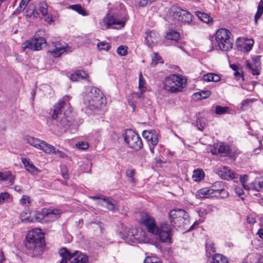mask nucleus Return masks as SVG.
<instances>
[{
	"mask_svg": "<svg viewBox=\"0 0 263 263\" xmlns=\"http://www.w3.org/2000/svg\"><path fill=\"white\" fill-rule=\"evenodd\" d=\"M137 217L139 222L145 227L147 231L157 235L161 242H171L172 228L170 224L166 222L162 223L160 228H158L153 217L144 212L139 213Z\"/></svg>",
	"mask_w": 263,
	"mask_h": 263,
	"instance_id": "obj_1",
	"label": "nucleus"
},
{
	"mask_svg": "<svg viewBox=\"0 0 263 263\" xmlns=\"http://www.w3.org/2000/svg\"><path fill=\"white\" fill-rule=\"evenodd\" d=\"M66 97L60 100L54 107L51 115L52 124L56 125L60 128L65 129L68 128L72 123L71 117V110L69 107L70 104Z\"/></svg>",
	"mask_w": 263,
	"mask_h": 263,
	"instance_id": "obj_2",
	"label": "nucleus"
},
{
	"mask_svg": "<svg viewBox=\"0 0 263 263\" xmlns=\"http://www.w3.org/2000/svg\"><path fill=\"white\" fill-rule=\"evenodd\" d=\"M44 234L40 229L29 231L26 237L25 246L28 250L32 251L34 256L42 254L44 247Z\"/></svg>",
	"mask_w": 263,
	"mask_h": 263,
	"instance_id": "obj_3",
	"label": "nucleus"
},
{
	"mask_svg": "<svg viewBox=\"0 0 263 263\" xmlns=\"http://www.w3.org/2000/svg\"><path fill=\"white\" fill-rule=\"evenodd\" d=\"M186 79L182 76L171 74L165 78L163 85L164 89L168 92L177 93L183 90L185 86Z\"/></svg>",
	"mask_w": 263,
	"mask_h": 263,
	"instance_id": "obj_4",
	"label": "nucleus"
},
{
	"mask_svg": "<svg viewBox=\"0 0 263 263\" xmlns=\"http://www.w3.org/2000/svg\"><path fill=\"white\" fill-rule=\"evenodd\" d=\"M230 31L227 29L220 28L218 29L215 34V40L217 45L215 46V48L224 51L232 49L233 43V41L230 39Z\"/></svg>",
	"mask_w": 263,
	"mask_h": 263,
	"instance_id": "obj_5",
	"label": "nucleus"
},
{
	"mask_svg": "<svg viewBox=\"0 0 263 263\" xmlns=\"http://www.w3.org/2000/svg\"><path fill=\"white\" fill-rule=\"evenodd\" d=\"M189 217L187 213L181 209H173L169 213L171 224L175 228H185L189 224Z\"/></svg>",
	"mask_w": 263,
	"mask_h": 263,
	"instance_id": "obj_6",
	"label": "nucleus"
},
{
	"mask_svg": "<svg viewBox=\"0 0 263 263\" xmlns=\"http://www.w3.org/2000/svg\"><path fill=\"white\" fill-rule=\"evenodd\" d=\"M60 255L62 259L60 263H67L71 259V263H88V257L79 251L71 253L66 248H62L60 250Z\"/></svg>",
	"mask_w": 263,
	"mask_h": 263,
	"instance_id": "obj_7",
	"label": "nucleus"
},
{
	"mask_svg": "<svg viewBox=\"0 0 263 263\" xmlns=\"http://www.w3.org/2000/svg\"><path fill=\"white\" fill-rule=\"evenodd\" d=\"M124 140L130 148L135 150H139L143 147L141 138L132 130H129L125 132Z\"/></svg>",
	"mask_w": 263,
	"mask_h": 263,
	"instance_id": "obj_8",
	"label": "nucleus"
},
{
	"mask_svg": "<svg viewBox=\"0 0 263 263\" xmlns=\"http://www.w3.org/2000/svg\"><path fill=\"white\" fill-rule=\"evenodd\" d=\"M46 44V41L42 37H34L31 40L24 43L21 47L23 51H26L27 49L33 51L41 49L44 45Z\"/></svg>",
	"mask_w": 263,
	"mask_h": 263,
	"instance_id": "obj_9",
	"label": "nucleus"
},
{
	"mask_svg": "<svg viewBox=\"0 0 263 263\" xmlns=\"http://www.w3.org/2000/svg\"><path fill=\"white\" fill-rule=\"evenodd\" d=\"M116 17V15L115 14H114V15H111L109 14H107L100 23L102 29L103 30L107 29L112 25H117L120 27H124L126 21L125 17H123L121 20H120Z\"/></svg>",
	"mask_w": 263,
	"mask_h": 263,
	"instance_id": "obj_10",
	"label": "nucleus"
},
{
	"mask_svg": "<svg viewBox=\"0 0 263 263\" xmlns=\"http://www.w3.org/2000/svg\"><path fill=\"white\" fill-rule=\"evenodd\" d=\"M90 198L93 200H99L98 205L105 207L111 212H115L116 211V202L114 199L105 197L102 195L91 196Z\"/></svg>",
	"mask_w": 263,
	"mask_h": 263,
	"instance_id": "obj_11",
	"label": "nucleus"
},
{
	"mask_svg": "<svg viewBox=\"0 0 263 263\" xmlns=\"http://www.w3.org/2000/svg\"><path fill=\"white\" fill-rule=\"evenodd\" d=\"M142 136L147 141L149 150L152 154L154 155V147L158 144L159 141L156 132L154 130H145L143 132Z\"/></svg>",
	"mask_w": 263,
	"mask_h": 263,
	"instance_id": "obj_12",
	"label": "nucleus"
},
{
	"mask_svg": "<svg viewBox=\"0 0 263 263\" xmlns=\"http://www.w3.org/2000/svg\"><path fill=\"white\" fill-rule=\"evenodd\" d=\"M245 65L252 74L259 75L261 69L260 56H253L251 61L247 60L245 62Z\"/></svg>",
	"mask_w": 263,
	"mask_h": 263,
	"instance_id": "obj_13",
	"label": "nucleus"
},
{
	"mask_svg": "<svg viewBox=\"0 0 263 263\" xmlns=\"http://www.w3.org/2000/svg\"><path fill=\"white\" fill-rule=\"evenodd\" d=\"M215 197L227 198L229 196L228 192L224 189V184L222 181H216L210 187Z\"/></svg>",
	"mask_w": 263,
	"mask_h": 263,
	"instance_id": "obj_14",
	"label": "nucleus"
},
{
	"mask_svg": "<svg viewBox=\"0 0 263 263\" xmlns=\"http://www.w3.org/2000/svg\"><path fill=\"white\" fill-rule=\"evenodd\" d=\"M70 47L65 43L55 42L54 48L49 52L54 57H59L62 53L70 50Z\"/></svg>",
	"mask_w": 263,
	"mask_h": 263,
	"instance_id": "obj_15",
	"label": "nucleus"
},
{
	"mask_svg": "<svg viewBox=\"0 0 263 263\" xmlns=\"http://www.w3.org/2000/svg\"><path fill=\"white\" fill-rule=\"evenodd\" d=\"M89 96L88 97H93V101L99 107L103 103L104 95L101 90L96 87H91L89 89Z\"/></svg>",
	"mask_w": 263,
	"mask_h": 263,
	"instance_id": "obj_16",
	"label": "nucleus"
},
{
	"mask_svg": "<svg viewBox=\"0 0 263 263\" xmlns=\"http://www.w3.org/2000/svg\"><path fill=\"white\" fill-rule=\"evenodd\" d=\"M217 173L221 178L226 180L237 178L239 176L238 174L233 172L226 166L217 169Z\"/></svg>",
	"mask_w": 263,
	"mask_h": 263,
	"instance_id": "obj_17",
	"label": "nucleus"
},
{
	"mask_svg": "<svg viewBox=\"0 0 263 263\" xmlns=\"http://www.w3.org/2000/svg\"><path fill=\"white\" fill-rule=\"evenodd\" d=\"M36 10H38L39 17L37 18H42L43 17H45V21L47 22H51L53 21L52 17L48 15V5L45 2H41L39 4V6Z\"/></svg>",
	"mask_w": 263,
	"mask_h": 263,
	"instance_id": "obj_18",
	"label": "nucleus"
},
{
	"mask_svg": "<svg viewBox=\"0 0 263 263\" xmlns=\"http://www.w3.org/2000/svg\"><path fill=\"white\" fill-rule=\"evenodd\" d=\"M45 222L53 221L57 219L61 213V211L57 209H45Z\"/></svg>",
	"mask_w": 263,
	"mask_h": 263,
	"instance_id": "obj_19",
	"label": "nucleus"
},
{
	"mask_svg": "<svg viewBox=\"0 0 263 263\" xmlns=\"http://www.w3.org/2000/svg\"><path fill=\"white\" fill-rule=\"evenodd\" d=\"M159 39V35L156 33L154 31H149L146 33L145 36V41L146 44L148 47H152V46L156 44Z\"/></svg>",
	"mask_w": 263,
	"mask_h": 263,
	"instance_id": "obj_20",
	"label": "nucleus"
},
{
	"mask_svg": "<svg viewBox=\"0 0 263 263\" xmlns=\"http://www.w3.org/2000/svg\"><path fill=\"white\" fill-rule=\"evenodd\" d=\"M184 10L181 9L176 6H172L167 13V17H172L173 20L180 21L181 14Z\"/></svg>",
	"mask_w": 263,
	"mask_h": 263,
	"instance_id": "obj_21",
	"label": "nucleus"
},
{
	"mask_svg": "<svg viewBox=\"0 0 263 263\" xmlns=\"http://www.w3.org/2000/svg\"><path fill=\"white\" fill-rule=\"evenodd\" d=\"M196 196L197 198H208L210 197H215L212 190L210 187H204L197 191L196 193Z\"/></svg>",
	"mask_w": 263,
	"mask_h": 263,
	"instance_id": "obj_22",
	"label": "nucleus"
},
{
	"mask_svg": "<svg viewBox=\"0 0 263 263\" xmlns=\"http://www.w3.org/2000/svg\"><path fill=\"white\" fill-rule=\"evenodd\" d=\"M22 162L28 172L31 173H38L40 172V170L36 167L32 163H30L28 159L22 158Z\"/></svg>",
	"mask_w": 263,
	"mask_h": 263,
	"instance_id": "obj_23",
	"label": "nucleus"
},
{
	"mask_svg": "<svg viewBox=\"0 0 263 263\" xmlns=\"http://www.w3.org/2000/svg\"><path fill=\"white\" fill-rule=\"evenodd\" d=\"M145 81L143 78L142 74L141 73L139 74V89L140 90V93H139L138 92L134 93L133 94V98H140L141 95L143 93V92L145 91Z\"/></svg>",
	"mask_w": 263,
	"mask_h": 263,
	"instance_id": "obj_24",
	"label": "nucleus"
},
{
	"mask_svg": "<svg viewBox=\"0 0 263 263\" xmlns=\"http://www.w3.org/2000/svg\"><path fill=\"white\" fill-rule=\"evenodd\" d=\"M242 44L241 45L243 51H250L254 44V41L252 39H243L241 41Z\"/></svg>",
	"mask_w": 263,
	"mask_h": 263,
	"instance_id": "obj_25",
	"label": "nucleus"
},
{
	"mask_svg": "<svg viewBox=\"0 0 263 263\" xmlns=\"http://www.w3.org/2000/svg\"><path fill=\"white\" fill-rule=\"evenodd\" d=\"M39 149L43 150L46 153L53 154L56 152V148L53 146L42 140L40 143Z\"/></svg>",
	"mask_w": 263,
	"mask_h": 263,
	"instance_id": "obj_26",
	"label": "nucleus"
},
{
	"mask_svg": "<svg viewBox=\"0 0 263 263\" xmlns=\"http://www.w3.org/2000/svg\"><path fill=\"white\" fill-rule=\"evenodd\" d=\"M26 16L28 17H35L37 18L39 17L38 10H36L35 5L33 4H30L27 7L26 9Z\"/></svg>",
	"mask_w": 263,
	"mask_h": 263,
	"instance_id": "obj_27",
	"label": "nucleus"
},
{
	"mask_svg": "<svg viewBox=\"0 0 263 263\" xmlns=\"http://www.w3.org/2000/svg\"><path fill=\"white\" fill-rule=\"evenodd\" d=\"M24 140L30 145L39 149L42 140L29 136H25Z\"/></svg>",
	"mask_w": 263,
	"mask_h": 263,
	"instance_id": "obj_28",
	"label": "nucleus"
},
{
	"mask_svg": "<svg viewBox=\"0 0 263 263\" xmlns=\"http://www.w3.org/2000/svg\"><path fill=\"white\" fill-rule=\"evenodd\" d=\"M218 153L223 155L224 156H229L230 157L233 156L231 154L229 146L223 143L220 144L218 148Z\"/></svg>",
	"mask_w": 263,
	"mask_h": 263,
	"instance_id": "obj_29",
	"label": "nucleus"
},
{
	"mask_svg": "<svg viewBox=\"0 0 263 263\" xmlns=\"http://www.w3.org/2000/svg\"><path fill=\"white\" fill-rule=\"evenodd\" d=\"M210 263H228V258L221 254H215Z\"/></svg>",
	"mask_w": 263,
	"mask_h": 263,
	"instance_id": "obj_30",
	"label": "nucleus"
},
{
	"mask_svg": "<svg viewBox=\"0 0 263 263\" xmlns=\"http://www.w3.org/2000/svg\"><path fill=\"white\" fill-rule=\"evenodd\" d=\"M14 180V176L9 171L2 172L1 180L3 181H8L13 183Z\"/></svg>",
	"mask_w": 263,
	"mask_h": 263,
	"instance_id": "obj_31",
	"label": "nucleus"
},
{
	"mask_svg": "<svg viewBox=\"0 0 263 263\" xmlns=\"http://www.w3.org/2000/svg\"><path fill=\"white\" fill-rule=\"evenodd\" d=\"M140 235V236L136 235L135 237V238L138 240L139 243H148L150 242L151 239L145 232L141 231Z\"/></svg>",
	"mask_w": 263,
	"mask_h": 263,
	"instance_id": "obj_32",
	"label": "nucleus"
},
{
	"mask_svg": "<svg viewBox=\"0 0 263 263\" xmlns=\"http://www.w3.org/2000/svg\"><path fill=\"white\" fill-rule=\"evenodd\" d=\"M196 15L202 22L209 23L212 21V18L210 17L207 13L201 12L200 11L195 12Z\"/></svg>",
	"mask_w": 263,
	"mask_h": 263,
	"instance_id": "obj_33",
	"label": "nucleus"
},
{
	"mask_svg": "<svg viewBox=\"0 0 263 263\" xmlns=\"http://www.w3.org/2000/svg\"><path fill=\"white\" fill-rule=\"evenodd\" d=\"M193 17V16L190 12L186 10H183V13L181 14L180 21L191 24L192 22Z\"/></svg>",
	"mask_w": 263,
	"mask_h": 263,
	"instance_id": "obj_34",
	"label": "nucleus"
},
{
	"mask_svg": "<svg viewBox=\"0 0 263 263\" xmlns=\"http://www.w3.org/2000/svg\"><path fill=\"white\" fill-rule=\"evenodd\" d=\"M165 38L167 40L176 42L179 39V34L176 31L170 30L167 32L165 35Z\"/></svg>",
	"mask_w": 263,
	"mask_h": 263,
	"instance_id": "obj_35",
	"label": "nucleus"
},
{
	"mask_svg": "<svg viewBox=\"0 0 263 263\" xmlns=\"http://www.w3.org/2000/svg\"><path fill=\"white\" fill-rule=\"evenodd\" d=\"M204 176V172L201 170H195L193 174V179L196 182L200 181Z\"/></svg>",
	"mask_w": 263,
	"mask_h": 263,
	"instance_id": "obj_36",
	"label": "nucleus"
},
{
	"mask_svg": "<svg viewBox=\"0 0 263 263\" xmlns=\"http://www.w3.org/2000/svg\"><path fill=\"white\" fill-rule=\"evenodd\" d=\"M20 218L24 222H31L33 221V218L30 217V213L27 211H23L21 213Z\"/></svg>",
	"mask_w": 263,
	"mask_h": 263,
	"instance_id": "obj_37",
	"label": "nucleus"
},
{
	"mask_svg": "<svg viewBox=\"0 0 263 263\" xmlns=\"http://www.w3.org/2000/svg\"><path fill=\"white\" fill-rule=\"evenodd\" d=\"M69 8L77 11L80 14H81L83 16L88 15V14L85 12V10L82 8V7L80 5L77 4L70 5L69 6Z\"/></svg>",
	"mask_w": 263,
	"mask_h": 263,
	"instance_id": "obj_38",
	"label": "nucleus"
},
{
	"mask_svg": "<svg viewBox=\"0 0 263 263\" xmlns=\"http://www.w3.org/2000/svg\"><path fill=\"white\" fill-rule=\"evenodd\" d=\"M211 95V92L209 90L201 91L200 92L194 93V96L197 99H206L209 97Z\"/></svg>",
	"mask_w": 263,
	"mask_h": 263,
	"instance_id": "obj_39",
	"label": "nucleus"
},
{
	"mask_svg": "<svg viewBox=\"0 0 263 263\" xmlns=\"http://www.w3.org/2000/svg\"><path fill=\"white\" fill-rule=\"evenodd\" d=\"M89 96V91H88L87 92V93L84 98L85 103L88 105L92 106L95 107H98L97 104H96L95 102L93 101V97H92V96L88 97Z\"/></svg>",
	"mask_w": 263,
	"mask_h": 263,
	"instance_id": "obj_40",
	"label": "nucleus"
},
{
	"mask_svg": "<svg viewBox=\"0 0 263 263\" xmlns=\"http://www.w3.org/2000/svg\"><path fill=\"white\" fill-rule=\"evenodd\" d=\"M263 13V0H261L259 3L257 8V12L254 16L255 23H257V20L261 16Z\"/></svg>",
	"mask_w": 263,
	"mask_h": 263,
	"instance_id": "obj_41",
	"label": "nucleus"
},
{
	"mask_svg": "<svg viewBox=\"0 0 263 263\" xmlns=\"http://www.w3.org/2000/svg\"><path fill=\"white\" fill-rule=\"evenodd\" d=\"M45 209H43L41 213H36L35 216L36 221L45 222Z\"/></svg>",
	"mask_w": 263,
	"mask_h": 263,
	"instance_id": "obj_42",
	"label": "nucleus"
},
{
	"mask_svg": "<svg viewBox=\"0 0 263 263\" xmlns=\"http://www.w3.org/2000/svg\"><path fill=\"white\" fill-rule=\"evenodd\" d=\"M31 0H22L20 3L19 6L16 8V12L20 13L27 7L28 3Z\"/></svg>",
	"mask_w": 263,
	"mask_h": 263,
	"instance_id": "obj_43",
	"label": "nucleus"
},
{
	"mask_svg": "<svg viewBox=\"0 0 263 263\" xmlns=\"http://www.w3.org/2000/svg\"><path fill=\"white\" fill-rule=\"evenodd\" d=\"M228 107H222L221 106H217L215 108V112L218 115H222L226 113L228 111Z\"/></svg>",
	"mask_w": 263,
	"mask_h": 263,
	"instance_id": "obj_44",
	"label": "nucleus"
},
{
	"mask_svg": "<svg viewBox=\"0 0 263 263\" xmlns=\"http://www.w3.org/2000/svg\"><path fill=\"white\" fill-rule=\"evenodd\" d=\"M10 198V195L7 192L0 194V204L7 202Z\"/></svg>",
	"mask_w": 263,
	"mask_h": 263,
	"instance_id": "obj_45",
	"label": "nucleus"
},
{
	"mask_svg": "<svg viewBox=\"0 0 263 263\" xmlns=\"http://www.w3.org/2000/svg\"><path fill=\"white\" fill-rule=\"evenodd\" d=\"M117 53L121 55L124 56L127 54V47L125 46H120L117 50Z\"/></svg>",
	"mask_w": 263,
	"mask_h": 263,
	"instance_id": "obj_46",
	"label": "nucleus"
},
{
	"mask_svg": "<svg viewBox=\"0 0 263 263\" xmlns=\"http://www.w3.org/2000/svg\"><path fill=\"white\" fill-rule=\"evenodd\" d=\"M249 177L247 175H240L239 177L240 182L242 185L243 187L245 189V186H247V182L248 180Z\"/></svg>",
	"mask_w": 263,
	"mask_h": 263,
	"instance_id": "obj_47",
	"label": "nucleus"
},
{
	"mask_svg": "<svg viewBox=\"0 0 263 263\" xmlns=\"http://www.w3.org/2000/svg\"><path fill=\"white\" fill-rule=\"evenodd\" d=\"M30 197L27 195H23L20 200V203L23 205L30 204Z\"/></svg>",
	"mask_w": 263,
	"mask_h": 263,
	"instance_id": "obj_48",
	"label": "nucleus"
},
{
	"mask_svg": "<svg viewBox=\"0 0 263 263\" xmlns=\"http://www.w3.org/2000/svg\"><path fill=\"white\" fill-rule=\"evenodd\" d=\"M76 147L79 149L85 150L88 148V144L86 142H79L76 144Z\"/></svg>",
	"mask_w": 263,
	"mask_h": 263,
	"instance_id": "obj_49",
	"label": "nucleus"
},
{
	"mask_svg": "<svg viewBox=\"0 0 263 263\" xmlns=\"http://www.w3.org/2000/svg\"><path fill=\"white\" fill-rule=\"evenodd\" d=\"M245 189H246L247 190H254L256 191H258V187L255 184V183L254 182H252L250 184H248L247 185V186H245Z\"/></svg>",
	"mask_w": 263,
	"mask_h": 263,
	"instance_id": "obj_50",
	"label": "nucleus"
},
{
	"mask_svg": "<svg viewBox=\"0 0 263 263\" xmlns=\"http://www.w3.org/2000/svg\"><path fill=\"white\" fill-rule=\"evenodd\" d=\"M161 60V57L158 53H155V55L152 59V64L156 65L158 63H163V61Z\"/></svg>",
	"mask_w": 263,
	"mask_h": 263,
	"instance_id": "obj_51",
	"label": "nucleus"
},
{
	"mask_svg": "<svg viewBox=\"0 0 263 263\" xmlns=\"http://www.w3.org/2000/svg\"><path fill=\"white\" fill-rule=\"evenodd\" d=\"M126 176L130 178V181L134 182L135 180L134 178V176L135 174L134 170H127L126 172Z\"/></svg>",
	"mask_w": 263,
	"mask_h": 263,
	"instance_id": "obj_52",
	"label": "nucleus"
},
{
	"mask_svg": "<svg viewBox=\"0 0 263 263\" xmlns=\"http://www.w3.org/2000/svg\"><path fill=\"white\" fill-rule=\"evenodd\" d=\"M98 47L100 50H108L110 48V46L107 43L103 42L98 43Z\"/></svg>",
	"mask_w": 263,
	"mask_h": 263,
	"instance_id": "obj_53",
	"label": "nucleus"
},
{
	"mask_svg": "<svg viewBox=\"0 0 263 263\" xmlns=\"http://www.w3.org/2000/svg\"><path fill=\"white\" fill-rule=\"evenodd\" d=\"M213 73L204 74L203 77V80L206 82H213Z\"/></svg>",
	"mask_w": 263,
	"mask_h": 263,
	"instance_id": "obj_54",
	"label": "nucleus"
},
{
	"mask_svg": "<svg viewBox=\"0 0 263 263\" xmlns=\"http://www.w3.org/2000/svg\"><path fill=\"white\" fill-rule=\"evenodd\" d=\"M251 102H252L251 99H247L243 100L241 104L240 108L242 109H244L245 107L248 105Z\"/></svg>",
	"mask_w": 263,
	"mask_h": 263,
	"instance_id": "obj_55",
	"label": "nucleus"
},
{
	"mask_svg": "<svg viewBox=\"0 0 263 263\" xmlns=\"http://www.w3.org/2000/svg\"><path fill=\"white\" fill-rule=\"evenodd\" d=\"M138 5L140 7H145L148 3V0H137Z\"/></svg>",
	"mask_w": 263,
	"mask_h": 263,
	"instance_id": "obj_56",
	"label": "nucleus"
},
{
	"mask_svg": "<svg viewBox=\"0 0 263 263\" xmlns=\"http://www.w3.org/2000/svg\"><path fill=\"white\" fill-rule=\"evenodd\" d=\"M247 222L250 224H253L256 222L255 218L250 215L247 217Z\"/></svg>",
	"mask_w": 263,
	"mask_h": 263,
	"instance_id": "obj_57",
	"label": "nucleus"
},
{
	"mask_svg": "<svg viewBox=\"0 0 263 263\" xmlns=\"http://www.w3.org/2000/svg\"><path fill=\"white\" fill-rule=\"evenodd\" d=\"M70 79L73 82L77 81L79 80L78 74L75 73L71 74Z\"/></svg>",
	"mask_w": 263,
	"mask_h": 263,
	"instance_id": "obj_58",
	"label": "nucleus"
},
{
	"mask_svg": "<svg viewBox=\"0 0 263 263\" xmlns=\"http://www.w3.org/2000/svg\"><path fill=\"white\" fill-rule=\"evenodd\" d=\"M235 192L239 196H240L243 194V190L241 188L239 187H236L235 188Z\"/></svg>",
	"mask_w": 263,
	"mask_h": 263,
	"instance_id": "obj_59",
	"label": "nucleus"
},
{
	"mask_svg": "<svg viewBox=\"0 0 263 263\" xmlns=\"http://www.w3.org/2000/svg\"><path fill=\"white\" fill-rule=\"evenodd\" d=\"M78 73L81 74V79H84L87 76V74L83 70H78Z\"/></svg>",
	"mask_w": 263,
	"mask_h": 263,
	"instance_id": "obj_60",
	"label": "nucleus"
},
{
	"mask_svg": "<svg viewBox=\"0 0 263 263\" xmlns=\"http://www.w3.org/2000/svg\"><path fill=\"white\" fill-rule=\"evenodd\" d=\"M213 82H218L220 81V77L219 75L213 73Z\"/></svg>",
	"mask_w": 263,
	"mask_h": 263,
	"instance_id": "obj_61",
	"label": "nucleus"
},
{
	"mask_svg": "<svg viewBox=\"0 0 263 263\" xmlns=\"http://www.w3.org/2000/svg\"><path fill=\"white\" fill-rule=\"evenodd\" d=\"M153 260H156V258L147 257L145 259L144 262V263H151L153 261Z\"/></svg>",
	"mask_w": 263,
	"mask_h": 263,
	"instance_id": "obj_62",
	"label": "nucleus"
},
{
	"mask_svg": "<svg viewBox=\"0 0 263 263\" xmlns=\"http://www.w3.org/2000/svg\"><path fill=\"white\" fill-rule=\"evenodd\" d=\"M5 260L4 255L3 252H0V263H3V262Z\"/></svg>",
	"mask_w": 263,
	"mask_h": 263,
	"instance_id": "obj_63",
	"label": "nucleus"
},
{
	"mask_svg": "<svg viewBox=\"0 0 263 263\" xmlns=\"http://www.w3.org/2000/svg\"><path fill=\"white\" fill-rule=\"evenodd\" d=\"M257 234L258 235L260 238H263V229H259L258 231Z\"/></svg>",
	"mask_w": 263,
	"mask_h": 263,
	"instance_id": "obj_64",
	"label": "nucleus"
}]
</instances>
